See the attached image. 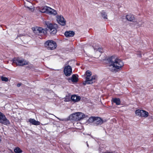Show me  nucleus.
Returning <instances> with one entry per match:
<instances>
[{
	"instance_id": "f257e3e1",
	"label": "nucleus",
	"mask_w": 153,
	"mask_h": 153,
	"mask_svg": "<svg viewBox=\"0 0 153 153\" xmlns=\"http://www.w3.org/2000/svg\"><path fill=\"white\" fill-rule=\"evenodd\" d=\"M107 60L110 64L109 69L112 72H118L122 69L124 65L122 60L117 58L115 56H111Z\"/></svg>"
},
{
	"instance_id": "f03ea898",
	"label": "nucleus",
	"mask_w": 153,
	"mask_h": 153,
	"mask_svg": "<svg viewBox=\"0 0 153 153\" xmlns=\"http://www.w3.org/2000/svg\"><path fill=\"white\" fill-rule=\"evenodd\" d=\"M91 72L89 70L87 71L85 73L86 75L85 80L83 81L82 84L85 85L86 84H92L96 82L97 80V76L96 75H93L91 76Z\"/></svg>"
},
{
	"instance_id": "7ed1b4c3",
	"label": "nucleus",
	"mask_w": 153,
	"mask_h": 153,
	"mask_svg": "<svg viewBox=\"0 0 153 153\" xmlns=\"http://www.w3.org/2000/svg\"><path fill=\"white\" fill-rule=\"evenodd\" d=\"M45 47L49 50L55 49L57 46L56 42L52 40H48L44 43Z\"/></svg>"
},
{
	"instance_id": "20e7f679",
	"label": "nucleus",
	"mask_w": 153,
	"mask_h": 153,
	"mask_svg": "<svg viewBox=\"0 0 153 153\" xmlns=\"http://www.w3.org/2000/svg\"><path fill=\"white\" fill-rule=\"evenodd\" d=\"M47 27L50 30V33L51 35H55L57 32L56 27L55 25H53L51 23L47 24Z\"/></svg>"
},
{
	"instance_id": "39448f33",
	"label": "nucleus",
	"mask_w": 153,
	"mask_h": 153,
	"mask_svg": "<svg viewBox=\"0 0 153 153\" xmlns=\"http://www.w3.org/2000/svg\"><path fill=\"white\" fill-rule=\"evenodd\" d=\"M0 123L5 125L10 124V122L5 117V116L2 113L0 112Z\"/></svg>"
},
{
	"instance_id": "423d86ee",
	"label": "nucleus",
	"mask_w": 153,
	"mask_h": 153,
	"mask_svg": "<svg viewBox=\"0 0 153 153\" xmlns=\"http://www.w3.org/2000/svg\"><path fill=\"white\" fill-rule=\"evenodd\" d=\"M33 30L35 33L39 35L40 33H43L44 34L46 33V30L41 27H36V28H33Z\"/></svg>"
},
{
	"instance_id": "0eeeda50",
	"label": "nucleus",
	"mask_w": 153,
	"mask_h": 153,
	"mask_svg": "<svg viewBox=\"0 0 153 153\" xmlns=\"http://www.w3.org/2000/svg\"><path fill=\"white\" fill-rule=\"evenodd\" d=\"M13 63L16 64L17 65L23 66L26 64L23 62V60L19 58H15L13 59Z\"/></svg>"
},
{
	"instance_id": "6e6552de",
	"label": "nucleus",
	"mask_w": 153,
	"mask_h": 153,
	"mask_svg": "<svg viewBox=\"0 0 153 153\" xmlns=\"http://www.w3.org/2000/svg\"><path fill=\"white\" fill-rule=\"evenodd\" d=\"M64 72L66 76H70L72 73V69L71 67L69 65L65 66L64 70Z\"/></svg>"
},
{
	"instance_id": "1a4fd4ad",
	"label": "nucleus",
	"mask_w": 153,
	"mask_h": 153,
	"mask_svg": "<svg viewBox=\"0 0 153 153\" xmlns=\"http://www.w3.org/2000/svg\"><path fill=\"white\" fill-rule=\"evenodd\" d=\"M67 80L70 83L71 82L73 83H76L78 81V78L76 75L74 74L71 78H68Z\"/></svg>"
},
{
	"instance_id": "9d476101",
	"label": "nucleus",
	"mask_w": 153,
	"mask_h": 153,
	"mask_svg": "<svg viewBox=\"0 0 153 153\" xmlns=\"http://www.w3.org/2000/svg\"><path fill=\"white\" fill-rule=\"evenodd\" d=\"M57 21L59 24L62 26H64L65 25L66 21L62 16H58L57 18Z\"/></svg>"
},
{
	"instance_id": "9b49d317",
	"label": "nucleus",
	"mask_w": 153,
	"mask_h": 153,
	"mask_svg": "<svg viewBox=\"0 0 153 153\" xmlns=\"http://www.w3.org/2000/svg\"><path fill=\"white\" fill-rule=\"evenodd\" d=\"M103 122V120L101 119V118L96 117L94 124L96 126H98L99 125H101Z\"/></svg>"
},
{
	"instance_id": "f8f14e48",
	"label": "nucleus",
	"mask_w": 153,
	"mask_h": 153,
	"mask_svg": "<svg viewBox=\"0 0 153 153\" xmlns=\"http://www.w3.org/2000/svg\"><path fill=\"white\" fill-rule=\"evenodd\" d=\"M126 19L129 21L134 22L135 21V18L134 15L131 14H129L126 16Z\"/></svg>"
},
{
	"instance_id": "ddd939ff",
	"label": "nucleus",
	"mask_w": 153,
	"mask_h": 153,
	"mask_svg": "<svg viewBox=\"0 0 153 153\" xmlns=\"http://www.w3.org/2000/svg\"><path fill=\"white\" fill-rule=\"evenodd\" d=\"M64 34L67 37H73L75 35V32L73 31H66Z\"/></svg>"
},
{
	"instance_id": "4468645a",
	"label": "nucleus",
	"mask_w": 153,
	"mask_h": 153,
	"mask_svg": "<svg viewBox=\"0 0 153 153\" xmlns=\"http://www.w3.org/2000/svg\"><path fill=\"white\" fill-rule=\"evenodd\" d=\"M81 99V97L79 96L75 95H72L71 97V100L72 101L75 102L79 101Z\"/></svg>"
},
{
	"instance_id": "2eb2a0df",
	"label": "nucleus",
	"mask_w": 153,
	"mask_h": 153,
	"mask_svg": "<svg viewBox=\"0 0 153 153\" xmlns=\"http://www.w3.org/2000/svg\"><path fill=\"white\" fill-rule=\"evenodd\" d=\"M28 121L32 125H34L38 126L40 124L39 122L36 120L34 119L30 118L29 119Z\"/></svg>"
},
{
	"instance_id": "dca6fc26",
	"label": "nucleus",
	"mask_w": 153,
	"mask_h": 153,
	"mask_svg": "<svg viewBox=\"0 0 153 153\" xmlns=\"http://www.w3.org/2000/svg\"><path fill=\"white\" fill-rule=\"evenodd\" d=\"M69 118L70 120L72 121H78L76 113L70 115L69 116Z\"/></svg>"
},
{
	"instance_id": "f3484780",
	"label": "nucleus",
	"mask_w": 153,
	"mask_h": 153,
	"mask_svg": "<svg viewBox=\"0 0 153 153\" xmlns=\"http://www.w3.org/2000/svg\"><path fill=\"white\" fill-rule=\"evenodd\" d=\"M76 114H77L78 121L83 119L85 117V114L82 112H76Z\"/></svg>"
},
{
	"instance_id": "a211bd4d",
	"label": "nucleus",
	"mask_w": 153,
	"mask_h": 153,
	"mask_svg": "<svg viewBox=\"0 0 153 153\" xmlns=\"http://www.w3.org/2000/svg\"><path fill=\"white\" fill-rule=\"evenodd\" d=\"M111 101L115 103L117 105H120V99L119 98H113Z\"/></svg>"
},
{
	"instance_id": "6ab92c4d",
	"label": "nucleus",
	"mask_w": 153,
	"mask_h": 153,
	"mask_svg": "<svg viewBox=\"0 0 153 153\" xmlns=\"http://www.w3.org/2000/svg\"><path fill=\"white\" fill-rule=\"evenodd\" d=\"M48 13L55 15L57 14V12L56 10L52 9L50 7V9H49V10L48 11Z\"/></svg>"
},
{
	"instance_id": "aec40b11",
	"label": "nucleus",
	"mask_w": 153,
	"mask_h": 153,
	"mask_svg": "<svg viewBox=\"0 0 153 153\" xmlns=\"http://www.w3.org/2000/svg\"><path fill=\"white\" fill-rule=\"evenodd\" d=\"M149 113L147 111L144 110H143L142 112L141 117H146L149 116Z\"/></svg>"
},
{
	"instance_id": "412c9836",
	"label": "nucleus",
	"mask_w": 153,
	"mask_h": 153,
	"mask_svg": "<svg viewBox=\"0 0 153 153\" xmlns=\"http://www.w3.org/2000/svg\"><path fill=\"white\" fill-rule=\"evenodd\" d=\"M50 9V7L48 6H44L42 9L41 12L42 13H48L49 9Z\"/></svg>"
},
{
	"instance_id": "4be33fe9",
	"label": "nucleus",
	"mask_w": 153,
	"mask_h": 153,
	"mask_svg": "<svg viewBox=\"0 0 153 153\" xmlns=\"http://www.w3.org/2000/svg\"><path fill=\"white\" fill-rule=\"evenodd\" d=\"M102 16L104 19H107V14L105 11L103 10L101 12Z\"/></svg>"
},
{
	"instance_id": "5701e85b",
	"label": "nucleus",
	"mask_w": 153,
	"mask_h": 153,
	"mask_svg": "<svg viewBox=\"0 0 153 153\" xmlns=\"http://www.w3.org/2000/svg\"><path fill=\"white\" fill-rule=\"evenodd\" d=\"M143 110L137 109L135 111V113L138 116L141 117L142 112Z\"/></svg>"
},
{
	"instance_id": "b1692460",
	"label": "nucleus",
	"mask_w": 153,
	"mask_h": 153,
	"mask_svg": "<svg viewBox=\"0 0 153 153\" xmlns=\"http://www.w3.org/2000/svg\"><path fill=\"white\" fill-rule=\"evenodd\" d=\"M14 151L16 153H21L22 152V150L18 147L15 148Z\"/></svg>"
},
{
	"instance_id": "393cba45",
	"label": "nucleus",
	"mask_w": 153,
	"mask_h": 153,
	"mask_svg": "<svg viewBox=\"0 0 153 153\" xmlns=\"http://www.w3.org/2000/svg\"><path fill=\"white\" fill-rule=\"evenodd\" d=\"M96 117H90L88 120V122L90 123L94 122V123Z\"/></svg>"
},
{
	"instance_id": "a878e982",
	"label": "nucleus",
	"mask_w": 153,
	"mask_h": 153,
	"mask_svg": "<svg viewBox=\"0 0 153 153\" xmlns=\"http://www.w3.org/2000/svg\"><path fill=\"white\" fill-rule=\"evenodd\" d=\"M94 49L95 50L98 51L100 52H102V49H100L99 46H97V47H94Z\"/></svg>"
},
{
	"instance_id": "bb28decb",
	"label": "nucleus",
	"mask_w": 153,
	"mask_h": 153,
	"mask_svg": "<svg viewBox=\"0 0 153 153\" xmlns=\"http://www.w3.org/2000/svg\"><path fill=\"white\" fill-rule=\"evenodd\" d=\"M1 80L2 81L7 82L8 80V78L2 76L1 77Z\"/></svg>"
},
{
	"instance_id": "cd10ccee",
	"label": "nucleus",
	"mask_w": 153,
	"mask_h": 153,
	"mask_svg": "<svg viewBox=\"0 0 153 153\" xmlns=\"http://www.w3.org/2000/svg\"><path fill=\"white\" fill-rule=\"evenodd\" d=\"M137 55L138 56L140 57H141V53L140 51H138L137 52Z\"/></svg>"
},
{
	"instance_id": "c85d7f7f",
	"label": "nucleus",
	"mask_w": 153,
	"mask_h": 153,
	"mask_svg": "<svg viewBox=\"0 0 153 153\" xmlns=\"http://www.w3.org/2000/svg\"><path fill=\"white\" fill-rule=\"evenodd\" d=\"M22 83H19L17 84V86L18 87H19L22 85Z\"/></svg>"
},
{
	"instance_id": "c756f323",
	"label": "nucleus",
	"mask_w": 153,
	"mask_h": 153,
	"mask_svg": "<svg viewBox=\"0 0 153 153\" xmlns=\"http://www.w3.org/2000/svg\"><path fill=\"white\" fill-rule=\"evenodd\" d=\"M58 119H59L60 121H63L65 120V119H59V118H58Z\"/></svg>"
},
{
	"instance_id": "7c9ffc66",
	"label": "nucleus",
	"mask_w": 153,
	"mask_h": 153,
	"mask_svg": "<svg viewBox=\"0 0 153 153\" xmlns=\"http://www.w3.org/2000/svg\"><path fill=\"white\" fill-rule=\"evenodd\" d=\"M108 153H118V152H116L115 151H113V152H109Z\"/></svg>"
},
{
	"instance_id": "2f4dec72",
	"label": "nucleus",
	"mask_w": 153,
	"mask_h": 153,
	"mask_svg": "<svg viewBox=\"0 0 153 153\" xmlns=\"http://www.w3.org/2000/svg\"><path fill=\"white\" fill-rule=\"evenodd\" d=\"M23 36V35L22 34H19V35H18V36L17 37H18V36Z\"/></svg>"
},
{
	"instance_id": "473e14b6",
	"label": "nucleus",
	"mask_w": 153,
	"mask_h": 153,
	"mask_svg": "<svg viewBox=\"0 0 153 153\" xmlns=\"http://www.w3.org/2000/svg\"><path fill=\"white\" fill-rule=\"evenodd\" d=\"M86 145H87V146L88 147H89V145H88V144L87 141L86 142Z\"/></svg>"
},
{
	"instance_id": "72a5a7b5",
	"label": "nucleus",
	"mask_w": 153,
	"mask_h": 153,
	"mask_svg": "<svg viewBox=\"0 0 153 153\" xmlns=\"http://www.w3.org/2000/svg\"><path fill=\"white\" fill-rule=\"evenodd\" d=\"M109 152H104V153H109Z\"/></svg>"
}]
</instances>
